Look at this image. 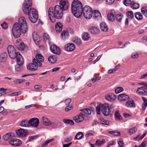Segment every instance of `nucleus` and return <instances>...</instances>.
<instances>
[{
	"mask_svg": "<svg viewBox=\"0 0 147 147\" xmlns=\"http://www.w3.org/2000/svg\"><path fill=\"white\" fill-rule=\"evenodd\" d=\"M28 30L26 20L24 17H20L18 23H16L13 25L12 31L13 36L15 38L19 37L21 34L25 33Z\"/></svg>",
	"mask_w": 147,
	"mask_h": 147,
	"instance_id": "obj_1",
	"label": "nucleus"
},
{
	"mask_svg": "<svg viewBox=\"0 0 147 147\" xmlns=\"http://www.w3.org/2000/svg\"><path fill=\"white\" fill-rule=\"evenodd\" d=\"M32 5L31 0H25L22 5L23 12L26 15H28L31 22H36L38 17L37 10L34 8H31Z\"/></svg>",
	"mask_w": 147,
	"mask_h": 147,
	"instance_id": "obj_2",
	"label": "nucleus"
},
{
	"mask_svg": "<svg viewBox=\"0 0 147 147\" xmlns=\"http://www.w3.org/2000/svg\"><path fill=\"white\" fill-rule=\"evenodd\" d=\"M63 11L61 7L59 5H56L54 9L52 7H50L48 10V15L50 20L53 22L51 17L58 19H61L63 16Z\"/></svg>",
	"mask_w": 147,
	"mask_h": 147,
	"instance_id": "obj_3",
	"label": "nucleus"
},
{
	"mask_svg": "<svg viewBox=\"0 0 147 147\" xmlns=\"http://www.w3.org/2000/svg\"><path fill=\"white\" fill-rule=\"evenodd\" d=\"M71 9L75 17L77 18L80 17L82 14V3L78 0H74L71 4Z\"/></svg>",
	"mask_w": 147,
	"mask_h": 147,
	"instance_id": "obj_4",
	"label": "nucleus"
},
{
	"mask_svg": "<svg viewBox=\"0 0 147 147\" xmlns=\"http://www.w3.org/2000/svg\"><path fill=\"white\" fill-rule=\"evenodd\" d=\"M101 111L102 114L105 116H108L109 115V105L108 104L98 103L96 107V111L97 114L100 115Z\"/></svg>",
	"mask_w": 147,
	"mask_h": 147,
	"instance_id": "obj_5",
	"label": "nucleus"
},
{
	"mask_svg": "<svg viewBox=\"0 0 147 147\" xmlns=\"http://www.w3.org/2000/svg\"><path fill=\"white\" fill-rule=\"evenodd\" d=\"M82 13L84 17L87 19H90L92 17V11L89 6H85L83 9Z\"/></svg>",
	"mask_w": 147,
	"mask_h": 147,
	"instance_id": "obj_6",
	"label": "nucleus"
},
{
	"mask_svg": "<svg viewBox=\"0 0 147 147\" xmlns=\"http://www.w3.org/2000/svg\"><path fill=\"white\" fill-rule=\"evenodd\" d=\"M7 51L9 57L11 59L16 57L17 59L19 55H21L19 53H16L15 49L12 46H9L7 47Z\"/></svg>",
	"mask_w": 147,
	"mask_h": 147,
	"instance_id": "obj_7",
	"label": "nucleus"
},
{
	"mask_svg": "<svg viewBox=\"0 0 147 147\" xmlns=\"http://www.w3.org/2000/svg\"><path fill=\"white\" fill-rule=\"evenodd\" d=\"M16 61L18 64L15 66L16 70L17 71H20L22 69V67L21 65L23 64V59L22 56L19 55Z\"/></svg>",
	"mask_w": 147,
	"mask_h": 147,
	"instance_id": "obj_8",
	"label": "nucleus"
},
{
	"mask_svg": "<svg viewBox=\"0 0 147 147\" xmlns=\"http://www.w3.org/2000/svg\"><path fill=\"white\" fill-rule=\"evenodd\" d=\"M35 57L33 60L38 64L39 67L41 66L42 65V62L44 61V57L41 54H37L36 55Z\"/></svg>",
	"mask_w": 147,
	"mask_h": 147,
	"instance_id": "obj_9",
	"label": "nucleus"
},
{
	"mask_svg": "<svg viewBox=\"0 0 147 147\" xmlns=\"http://www.w3.org/2000/svg\"><path fill=\"white\" fill-rule=\"evenodd\" d=\"M16 131L17 135L19 137H25L27 135V130L26 129L20 128L16 130Z\"/></svg>",
	"mask_w": 147,
	"mask_h": 147,
	"instance_id": "obj_10",
	"label": "nucleus"
},
{
	"mask_svg": "<svg viewBox=\"0 0 147 147\" xmlns=\"http://www.w3.org/2000/svg\"><path fill=\"white\" fill-rule=\"evenodd\" d=\"M38 64L33 60V63L28 65L27 66V69L31 71H35L37 69Z\"/></svg>",
	"mask_w": 147,
	"mask_h": 147,
	"instance_id": "obj_11",
	"label": "nucleus"
},
{
	"mask_svg": "<svg viewBox=\"0 0 147 147\" xmlns=\"http://www.w3.org/2000/svg\"><path fill=\"white\" fill-rule=\"evenodd\" d=\"M85 115L82 113H80V114L73 118V119L77 123H79L83 121L85 118Z\"/></svg>",
	"mask_w": 147,
	"mask_h": 147,
	"instance_id": "obj_12",
	"label": "nucleus"
},
{
	"mask_svg": "<svg viewBox=\"0 0 147 147\" xmlns=\"http://www.w3.org/2000/svg\"><path fill=\"white\" fill-rule=\"evenodd\" d=\"M29 125H30L32 127H36L39 124V121L36 118H32L29 121Z\"/></svg>",
	"mask_w": 147,
	"mask_h": 147,
	"instance_id": "obj_13",
	"label": "nucleus"
},
{
	"mask_svg": "<svg viewBox=\"0 0 147 147\" xmlns=\"http://www.w3.org/2000/svg\"><path fill=\"white\" fill-rule=\"evenodd\" d=\"M60 5L63 11H66L68 9L69 4L67 0H61Z\"/></svg>",
	"mask_w": 147,
	"mask_h": 147,
	"instance_id": "obj_14",
	"label": "nucleus"
},
{
	"mask_svg": "<svg viewBox=\"0 0 147 147\" xmlns=\"http://www.w3.org/2000/svg\"><path fill=\"white\" fill-rule=\"evenodd\" d=\"M136 92L140 95H145L147 94V89L144 86L138 88Z\"/></svg>",
	"mask_w": 147,
	"mask_h": 147,
	"instance_id": "obj_15",
	"label": "nucleus"
},
{
	"mask_svg": "<svg viewBox=\"0 0 147 147\" xmlns=\"http://www.w3.org/2000/svg\"><path fill=\"white\" fill-rule=\"evenodd\" d=\"M9 143L12 146H20L22 144V142L20 140L15 138L9 141Z\"/></svg>",
	"mask_w": 147,
	"mask_h": 147,
	"instance_id": "obj_16",
	"label": "nucleus"
},
{
	"mask_svg": "<svg viewBox=\"0 0 147 147\" xmlns=\"http://www.w3.org/2000/svg\"><path fill=\"white\" fill-rule=\"evenodd\" d=\"M50 49L51 51L53 53L57 55L60 54V49L59 48L57 47L55 45H52L50 47Z\"/></svg>",
	"mask_w": 147,
	"mask_h": 147,
	"instance_id": "obj_17",
	"label": "nucleus"
},
{
	"mask_svg": "<svg viewBox=\"0 0 147 147\" xmlns=\"http://www.w3.org/2000/svg\"><path fill=\"white\" fill-rule=\"evenodd\" d=\"M65 50L68 51H73L75 49V45L73 43H68L65 45Z\"/></svg>",
	"mask_w": 147,
	"mask_h": 147,
	"instance_id": "obj_18",
	"label": "nucleus"
},
{
	"mask_svg": "<svg viewBox=\"0 0 147 147\" xmlns=\"http://www.w3.org/2000/svg\"><path fill=\"white\" fill-rule=\"evenodd\" d=\"M93 18L96 20H100L102 19V16L100 12L98 10H95L94 11Z\"/></svg>",
	"mask_w": 147,
	"mask_h": 147,
	"instance_id": "obj_19",
	"label": "nucleus"
},
{
	"mask_svg": "<svg viewBox=\"0 0 147 147\" xmlns=\"http://www.w3.org/2000/svg\"><path fill=\"white\" fill-rule=\"evenodd\" d=\"M19 41L20 40H16V46L17 47L18 50L22 51L24 50L25 48L24 44L21 41L19 42Z\"/></svg>",
	"mask_w": 147,
	"mask_h": 147,
	"instance_id": "obj_20",
	"label": "nucleus"
},
{
	"mask_svg": "<svg viewBox=\"0 0 147 147\" xmlns=\"http://www.w3.org/2000/svg\"><path fill=\"white\" fill-rule=\"evenodd\" d=\"M33 38L34 41L36 44L38 45L40 39L39 36L37 34L36 32H34L32 34Z\"/></svg>",
	"mask_w": 147,
	"mask_h": 147,
	"instance_id": "obj_21",
	"label": "nucleus"
},
{
	"mask_svg": "<svg viewBox=\"0 0 147 147\" xmlns=\"http://www.w3.org/2000/svg\"><path fill=\"white\" fill-rule=\"evenodd\" d=\"M15 136L14 134L12 132H10L7 134L3 136V139L5 141L9 139H11L13 138Z\"/></svg>",
	"mask_w": 147,
	"mask_h": 147,
	"instance_id": "obj_22",
	"label": "nucleus"
},
{
	"mask_svg": "<svg viewBox=\"0 0 147 147\" xmlns=\"http://www.w3.org/2000/svg\"><path fill=\"white\" fill-rule=\"evenodd\" d=\"M118 99L120 101H124L128 99L129 97L128 95L123 94L119 95L118 97Z\"/></svg>",
	"mask_w": 147,
	"mask_h": 147,
	"instance_id": "obj_23",
	"label": "nucleus"
},
{
	"mask_svg": "<svg viewBox=\"0 0 147 147\" xmlns=\"http://www.w3.org/2000/svg\"><path fill=\"white\" fill-rule=\"evenodd\" d=\"M105 98L108 100L113 101L115 100L116 98V96L113 94H110L106 95Z\"/></svg>",
	"mask_w": 147,
	"mask_h": 147,
	"instance_id": "obj_24",
	"label": "nucleus"
},
{
	"mask_svg": "<svg viewBox=\"0 0 147 147\" xmlns=\"http://www.w3.org/2000/svg\"><path fill=\"white\" fill-rule=\"evenodd\" d=\"M55 29L57 32H61L62 29V24L60 22L56 23Z\"/></svg>",
	"mask_w": 147,
	"mask_h": 147,
	"instance_id": "obj_25",
	"label": "nucleus"
},
{
	"mask_svg": "<svg viewBox=\"0 0 147 147\" xmlns=\"http://www.w3.org/2000/svg\"><path fill=\"white\" fill-rule=\"evenodd\" d=\"M42 121L43 124L46 126H49L51 125L50 121L45 117H42Z\"/></svg>",
	"mask_w": 147,
	"mask_h": 147,
	"instance_id": "obj_26",
	"label": "nucleus"
},
{
	"mask_svg": "<svg viewBox=\"0 0 147 147\" xmlns=\"http://www.w3.org/2000/svg\"><path fill=\"white\" fill-rule=\"evenodd\" d=\"M125 106L128 107H135V103L133 100L128 101L125 104Z\"/></svg>",
	"mask_w": 147,
	"mask_h": 147,
	"instance_id": "obj_27",
	"label": "nucleus"
},
{
	"mask_svg": "<svg viewBox=\"0 0 147 147\" xmlns=\"http://www.w3.org/2000/svg\"><path fill=\"white\" fill-rule=\"evenodd\" d=\"M100 26L101 30L105 32H107L108 30V27L107 24L105 22H102L100 24Z\"/></svg>",
	"mask_w": 147,
	"mask_h": 147,
	"instance_id": "obj_28",
	"label": "nucleus"
},
{
	"mask_svg": "<svg viewBox=\"0 0 147 147\" xmlns=\"http://www.w3.org/2000/svg\"><path fill=\"white\" fill-rule=\"evenodd\" d=\"M48 60L50 63H54L56 61L57 56L55 55L50 56L49 57Z\"/></svg>",
	"mask_w": 147,
	"mask_h": 147,
	"instance_id": "obj_29",
	"label": "nucleus"
},
{
	"mask_svg": "<svg viewBox=\"0 0 147 147\" xmlns=\"http://www.w3.org/2000/svg\"><path fill=\"white\" fill-rule=\"evenodd\" d=\"M62 38L63 40H65L68 38L69 34L68 32L66 30H63L61 34Z\"/></svg>",
	"mask_w": 147,
	"mask_h": 147,
	"instance_id": "obj_30",
	"label": "nucleus"
},
{
	"mask_svg": "<svg viewBox=\"0 0 147 147\" xmlns=\"http://www.w3.org/2000/svg\"><path fill=\"white\" fill-rule=\"evenodd\" d=\"M7 54L6 53H2L0 56V62H4L7 59Z\"/></svg>",
	"mask_w": 147,
	"mask_h": 147,
	"instance_id": "obj_31",
	"label": "nucleus"
},
{
	"mask_svg": "<svg viewBox=\"0 0 147 147\" xmlns=\"http://www.w3.org/2000/svg\"><path fill=\"white\" fill-rule=\"evenodd\" d=\"M80 111L82 112L84 115H85L84 116H86L87 115H90L92 113L91 110L88 109H84L81 110Z\"/></svg>",
	"mask_w": 147,
	"mask_h": 147,
	"instance_id": "obj_32",
	"label": "nucleus"
},
{
	"mask_svg": "<svg viewBox=\"0 0 147 147\" xmlns=\"http://www.w3.org/2000/svg\"><path fill=\"white\" fill-rule=\"evenodd\" d=\"M115 11L114 10H112L111 12L108 15V18L109 20L112 21L114 20L115 18L113 13H114Z\"/></svg>",
	"mask_w": 147,
	"mask_h": 147,
	"instance_id": "obj_33",
	"label": "nucleus"
},
{
	"mask_svg": "<svg viewBox=\"0 0 147 147\" xmlns=\"http://www.w3.org/2000/svg\"><path fill=\"white\" fill-rule=\"evenodd\" d=\"M90 31L91 33L95 34L98 33L99 30L96 27H93L90 28Z\"/></svg>",
	"mask_w": 147,
	"mask_h": 147,
	"instance_id": "obj_34",
	"label": "nucleus"
},
{
	"mask_svg": "<svg viewBox=\"0 0 147 147\" xmlns=\"http://www.w3.org/2000/svg\"><path fill=\"white\" fill-rule=\"evenodd\" d=\"M137 131V129L135 127H133L129 129L128 131V133L129 135H132L135 134Z\"/></svg>",
	"mask_w": 147,
	"mask_h": 147,
	"instance_id": "obj_35",
	"label": "nucleus"
},
{
	"mask_svg": "<svg viewBox=\"0 0 147 147\" xmlns=\"http://www.w3.org/2000/svg\"><path fill=\"white\" fill-rule=\"evenodd\" d=\"M20 125L22 127H28L30 126L29 121L27 120H23L20 123Z\"/></svg>",
	"mask_w": 147,
	"mask_h": 147,
	"instance_id": "obj_36",
	"label": "nucleus"
},
{
	"mask_svg": "<svg viewBox=\"0 0 147 147\" xmlns=\"http://www.w3.org/2000/svg\"><path fill=\"white\" fill-rule=\"evenodd\" d=\"M82 39L85 41L88 40L90 37V35L87 32L84 33L82 36Z\"/></svg>",
	"mask_w": 147,
	"mask_h": 147,
	"instance_id": "obj_37",
	"label": "nucleus"
},
{
	"mask_svg": "<svg viewBox=\"0 0 147 147\" xmlns=\"http://www.w3.org/2000/svg\"><path fill=\"white\" fill-rule=\"evenodd\" d=\"M63 121L65 123L67 124L73 125L74 124L73 121L71 120L64 119L63 120Z\"/></svg>",
	"mask_w": 147,
	"mask_h": 147,
	"instance_id": "obj_38",
	"label": "nucleus"
},
{
	"mask_svg": "<svg viewBox=\"0 0 147 147\" xmlns=\"http://www.w3.org/2000/svg\"><path fill=\"white\" fill-rule=\"evenodd\" d=\"M130 6L131 8L134 9H136L139 7V5L138 3H136L134 1H132L131 2Z\"/></svg>",
	"mask_w": 147,
	"mask_h": 147,
	"instance_id": "obj_39",
	"label": "nucleus"
},
{
	"mask_svg": "<svg viewBox=\"0 0 147 147\" xmlns=\"http://www.w3.org/2000/svg\"><path fill=\"white\" fill-rule=\"evenodd\" d=\"M83 136L84 135L83 133L82 132H79L76 135L75 138L76 140H79L82 138Z\"/></svg>",
	"mask_w": 147,
	"mask_h": 147,
	"instance_id": "obj_40",
	"label": "nucleus"
},
{
	"mask_svg": "<svg viewBox=\"0 0 147 147\" xmlns=\"http://www.w3.org/2000/svg\"><path fill=\"white\" fill-rule=\"evenodd\" d=\"M135 16L138 20H141L143 18V16L142 14L139 12H136L135 13Z\"/></svg>",
	"mask_w": 147,
	"mask_h": 147,
	"instance_id": "obj_41",
	"label": "nucleus"
},
{
	"mask_svg": "<svg viewBox=\"0 0 147 147\" xmlns=\"http://www.w3.org/2000/svg\"><path fill=\"white\" fill-rule=\"evenodd\" d=\"M25 81V80L24 79H15L14 81V82L15 84H21L24 82Z\"/></svg>",
	"mask_w": 147,
	"mask_h": 147,
	"instance_id": "obj_42",
	"label": "nucleus"
},
{
	"mask_svg": "<svg viewBox=\"0 0 147 147\" xmlns=\"http://www.w3.org/2000/svg\"><path fill=\"white\" fill-rule=\"evenodd\" d=\"M126 15L129 19H131L134 17L133 13L130 11H128L126 13Z\"/></svg>",
	"mask_w": 147,
	"mask_h": 147,
	"instance_id": "obj_43",
	"label": "nucleus"
},
{
	"mask_svg": "<svg viewBox=\"0 0 147 147\" xmlns=\"http://www.w3.org/2000/svg\"><path fill=\"white\" fill-rule=\"evenodd\" d=\"M74 43H76L77 45H79L81 43V40L80 38H76L73 39Z\"/></svg>",
	"mask_w": 147,
	"mask_h": 147,
	"instance_id": "obj_44",
	"label": "nucleus"
},
{
	"mask_svg": "<svg viewBox=\"0 0 147 147\" xmlns=\"http://www.w3.org/2000/svg\"><path fill=\"white\" fill-rule=\"evenodd\" d=\"M123 88L121 87H117L115 90L116 93L118 94L123 91Z\"/></svg>",
	"mask_w": 147,
	"mask_h": 147,
	"instance_id": "obj_45",
	"label": "nucleus"
},
{
	"mask_svg": "<svg viewBox=\"0 0 147 147\" xmlns=\"http://www.w3.org/2000/svg\"><path fill=\"white\" fill-rule=\"evenodd\" d=\"M142 13L146 16H147V7H143L141 9Z\"/></svg>",
	"mask_w": 147,
	"mask_h": 147,
	"instance_id": "obj_46",
	"label": "nucleus"
},
{
	"mask_svg": "<svg viewBox=\"0 0 147 147\" xmlns=\"http://www.w3.org/2000/svg\"><path fill=\"white\" fill-rule=\"evenodd\" d=\"M105 140H97L95 144L97 145H98L99 146H100L102 144L105 143Z\"/></svg>",
	"mask_w": 147,
	"mask_h": 147,
	"instance_id": "obj_47",
	"label": "nucleus"
},
{
	"mask_svg": "<svg viewBox=\"0 0 147 147\" xmlns=\"http://www.w3.org/2000/svg\"><path fill=\"white\" fill-rule=\"evenodd\" d=\"M122 17L123 15L121 14H118L115 16V20L117 21L120 22L121 20Z\"/></svg>",
	"mask_w": 147,
	"mask_h": 147,
	"instance_id": "obj_48",
	"label": "nucleus"
},
{
	"mask_svg": "<svg viewBox=\"0 0 147 147\" xmlns=\"http://www.w3.org/2000/svg\"><path fill=\"white\" fill-rule=\"evenodd\" d=\"M115 119L116 120H119L122 119V117L120 116L118 112H117L115 113Z\"/></svg>",
	"mask_w": 147,
	"mask_h": 147,
	"instance_id": "obj_49",
	"label": "nucleus"
},
{
	"mask_svg": "<svg viewBox=\"0 0 147 147\" xmlns=\"http://www.w3.org/2000/svg\"><path fill=\"white\" fill-rule=\"evenodd\" d=\"M138 54L136 52H134L131 53V58L133 59H136L138 57Z\"/></svg>",
	"mask_w": 147,
	"mask_h": 147,
	"instance_id": "obj_50",
	"label": "nucleus"
},
{
	"mask_svg": "<svg viewBox=\"0 0 147 147\" xmlns=\"http://www.w3.org/2000/svg\"><path fill=\"white\" fill-rule=\"evenodd\" d=\"M109 133L113 136H117L121 135L119 131L116 132L113 131H110Z\"/></svg>",
	"mask_w": 147,
	"mask_h": 147,
	"instance_id": "obj_51",
	"label": "nucleus"
},
{
	"mask_svg": "<svg viewBox=\"0 0 147 147\" xmlns=\"http://www.w3.org/2000/svg\"><path fill=\"white\" fill-rule=\"evenodd\" d=\"M54 140V139L52 138L50 140H47L44 143L42 144V147H45L50 142H51Z\"/></svg>",
	"mask_w": 147,
	"mask_h": 147,
	"instance_id": "obj_52",
	"label": "nucleus"
},
{
	"mask_svg": "<svg viewBox=\"0 0 147 147\" xmlns=\"http://www.w3.org/2000/svg\"><path fill=\"white\" fill-rule=\"evenodd\" d=\"M101 123L102 124L107 125H108L109 124V121L107 120L104 119H101Z\"/></svg>",
	"mask_w": 147,
	"mask_h": 147,
	"instance_id": "obj_53",
	"label": "nucleus"
},
{
	"mask_svg": "<svg viewBox=\"0 0 147 147\" xmlns=\"http://www.w3.org/2000/svg\"><path fill=\"white\" fill-rule=\"evenodd\" d=\"M6 89L3 88H1L0 89V96L5 94L6 92Z\"/></svg>",
	"mask_w": 147,
	"mask_h": 147,
	"instance_id": "obj_54",
	"label": "nucleus"
},
{
	"mask_svg": "<svg viewBox=\"0 0 147 147\" xmlns=\"http://www.w3.org/2000/svg\"><path fill=\"white\" fill-rule=\"evenodd\" d=\"M131 3L130 0H124L123 1L124 4L127 6L130 5Z\"/></svg>",
	"mask_w": 147,
	"mask_h": 147,
	"instance_id": "obj_55",
	"label": "nucleus"
},
{
	"mask_svg": "<svg viewBox=\"0 0 147 147\" xmlns=\"http://www.w3.org/2000/svg\"><path fill=\"white\" fill-rule=\"evenodd\" d=\"M101 78L100 76L94 77L91 79V80L93 82H96V81L100 80Z\"/></svg>",
	"mask_w": 147,
	"mask_h": 147,
	"instance_id": "obj_56",
	"label": "nucleus"
},
{
	"mask_svg": "<svg viewBox=\"0 0 147 147\" xmlns=\"http://www.w3.org/2000/svg\"><path fill=\"white\" fill-rule=\"evenodd\" d=\"M147 142L146 141L143 142L141 144L140 146L139 147H138L136 146H135V147H144L146 145Z\"/></svg>",
	"mask_w": 147,
	"mask_h": 147,
	"instance_id": "obj_57",
	"label": "nucleus"
},
{
	"mask_svg": "<svg viewBox=\"0 0 147 147\" xmlns=\"http://www.w3.org/2000/svg\"><path fill=\"white\" fill-rule=\"evenodd\" d=\"M118 143L119 147H124V142L122 140L118 141Z\"/></svg>",
	"mask_w": 147,
	"mask_h": 147,
	"instance_id": "obj_58",
	"label": "nucleus"
},
{
	"mask_svg": "<svg viewBox=\"0 0 147 147\" xmlns=\"http://www.w3.org/2000/svg\"><path fill=\"white\" fill-rule=\"evenodd\" d=\"M71 101V99L70 98H68L65 100L64 102L65 104L66 105H67L70 103Z\"/></svg>",
	"mask_w": 147,
	"mask_h": 147,
	"instance_id": "obj_59",
	"label": "nucleus"
},
{
	"mask_svg": "<svg viewBox=\"0 0 147 147\" xmlns=\"http://www.w3.org/2000/svg\"><path fill=\"white\" fill-rule=\"evenodd\" d=\"M2 28L4 29H6L8 27V24H6L5 22H3L2 24L1 25Z\"/></svg>",
	"mask_w": 147,
	"mask_h": 147,
	"instance_id": "obj_60",
	"label": "nucleus"
},
{
	"mask_svg": "<svg viewBox=\"0 0 147 147\" xmlns=\"http://www.w3.org/2000/svg\"><path fill=\"white\" fill-rule=\"evenodd\" d=\"M115 0H106L107 4L111 5L113 3Z\"/></svg>",
	"mask_w": 147,
	"mask_h": 147,
	"instance_id": "obj_61",
	"label": "nucleus"
},
{
	"mask_svg": "<svg viewBox=\"0 0 147 147\" xmlns=\"http://www.w3.org/2000/svg\"><path fill=\"white\" fill-rule=\"evenodd\" d=\"M73 107L71 106H69L67 105V106L66 108L65 109V111L66 112H67L71 110L72 109Z\"/></svg>",
	"mask_w": 147,
	"mask_h": 147,
	"instance_id": "obj_62",
	"label": "nucleus"
},
{
	"mask_svg": "<svg viewBox=\"0 0 147 147\" xmlns=\"http://www.w3.org/2000/svg\"><path fill=\"white\" fill-rule=\"evenodd\" d=\"M43 37L45 40H49V36L47 34L45 33L43 34Z\"/></svg>",
	"mask_w": 147,
	"mask_h": 147,
	"instance_id": "obj_63",
	"label": "nucleus"
},
{
	"mask_svg": "<svg viewBox=\"0 0 147 147\" xmlns=\"http://www.w3.org/2000/svg\"><path fill=\"white\" fill-rule=\"evenodd\" d=\"M51 125L53 128H55L57 127V124L56 123H53L51 124Z\"/></svg>",
	"mask_w": 147,
	"mask_h": 147,
	"instance_id": "obj_64",
	"label": "nucleus"
}]
</instances>
